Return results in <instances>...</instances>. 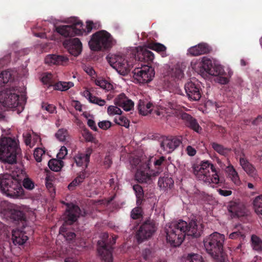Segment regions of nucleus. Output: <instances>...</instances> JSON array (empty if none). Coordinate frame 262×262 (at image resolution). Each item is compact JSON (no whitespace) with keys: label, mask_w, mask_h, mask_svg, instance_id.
Segmentation results:
<instances>
[{"label":"nucleus","mask_w":262,"mask_h":262,"mask_svg":"<svg viewBox=\"0 0 262 262\" xmlns=\"http://www.w3.org/2000/svg\"><path fill=\"white\" fill-rule=\"evenodd\" d=\"M203 226L196 220H191L189 223L180 220L173 222L165 228L166 239L174 246H179L183 242L186 235L198 237L203 231Z\"/></svg>","instance_id":"f257e3e1"},{"label":"nucleus","mask_w":262,"mask_h":262,"mask_svg":"<svg viewBox=\"0 0 262 262\" xmlns=\"http://www.w3.org/2000/svg\"><path fill=\"white\" fill-rule=\"evenodd\" d=\"M147 45L144 47L137 48V52L135 58L139 61L146 63L147 65L142 66L141 68H135L133 71V77L135 80L140 83H146L152 80L155 75L154 69L148 66L154 59V53L149 50Z\"/></svg>","instance_id":"f03ea898"},{"label":"nucleus","mask_w":262,"mask_h":262,"mask_svg":"<svg viewBox=\"0 0 262 262\" xmlns=\"http://www.w3.org/2000/svg\"><path fill=\"white\" fill-rule=\"evenodd\" d=\"M21 149L18 141L10 137L0 138V161L4 164L9 165L17 163V157L21 155Z\"/></svg>","instance_id":"7ed1b4c3"},{"label":"nucleus","mask_w":262,"mask_h":262,"mask_svg":"<svg viewBox=\"0 0 262 262\" xmlns=\"http://www.w3.org/2000/svg\"><path fill=\"white\" fill-rule=\"evenodd\" d=\"M224 241V235L217 232L210 234L204 239V245L207 252L219 262L225 260Z\"/></svg>","instance_id":"20e7f679"},{"label":"nucleus","mask_w":262,"mask_h":262,"mask_svg":"<svg viewBox=\"0 0 262 262\" xmlns=\"http://www.w3.org/2000/svg\"><path fill=\"white\" fill-rule=\"evenodd\" d=\"M192 171L199 180L206 184H217L220 183L217 170L214 165L208 161L202 162L201 165H194Z\"/></svg>","instance_id":"39448f33"},{"label":"nucleus","mask_w":262,"mask_h":262,"mask_svg":"<svg viewBox=\"0 0 262 262\" xmlns=\"http://www.w3.org/2000/svg\"><path fill=\"white\" fill-rule=\"evenodd\" d=\"M0 190L7 196L18 198L24 195V190L18 180L9 174H0Z\"/></svg>","instance_id":"423d86ee"},{"label":"nucleus","mask_w":262,"mask_h":262,"mask_svg":"<svg viewBox=\"0 0 262 262\" xmlns=\"http://www.w3.org/2000/svg\"><path fill=\"white\" fill-rule=\"evenodd\" d=\"M86 24V29H84L82 22L79 20H75L72 25L58 26L56 28V31L62 36L68 37L80 35L84 33L88 34L91 32L93 29H97V23H94L92 20H87Z\"/></svg>","instance_id":"0eeeda50"},{"label":"nucleus","mask_w":262,"mask_h":262,"mask_svg":"<svg viewBox=\"0 0 262 262\" xmlns=\"http://www.w3.org/2000/svg\"><path fill=\"white\" fill-rule=\"evenodd\" d=\"M117 236L112 235L109 238L107 233H103L101 239L97 243V251L102 262H113V246L116 243Z\"/></svg>","instance_id":"6e6552de"},{"label":"nucleus","mask_w":262,"mask_h":262,"mask_svg":"<svg viewBox=\"0 0 262 262\" xmlns=\"http://www.w3.org/2000/svg\"><path fill=\"white\" fill-rule=\"evenodd\" d=\"M89 45L93 51L107 50L112 48L113 39L107 31L101 30L93 34Z\"/></svg>","instance_id":"1a4fd4ad"},{"label":"nucleus","mask_w":262,"mask_h":262,"mask_svg":"<svg viewBox=\"0 0 262 262\" xmlns=\"http://www.w3.org/2000/svg\"><path fill=\"white\" fill-rule=\"evenodd\" d=\"M17 93V87H12L2 91L0 93V102L3 106L7 108L19 107L23 110V102H20Z\"/></svg>","instance_id":"9d476101"},{"label":"nucleus","mask_w":262,"mask_h":262,"mask_svg":"<svg viewBox=\"0 0 262 262\" xmlns=\"http://www.w3.org/2000/svg\"><path fill=\"white\" fill-rule=\"evenodd\" d=\"M110 64L120 75L125 76L130 72L133 63L129 62L122 56L112 55L107 57Z\"/></svg>","instance_id":"9b49d317"},{"label":"nucleus","mask_w":262,"mask_h":262,"mask_svg":"<svg viewBox=\"0 0 262 262\" xmlns=\"http://www.w3.org/2000/svg\"><path fill=\"white\" fill-rule=\"evenodd\" d=\"M159 174V171L154 172L150 169L149 161L142 164L137 169L135 174V179L141 184H151L153 180Z\"/></svg>","instance_id":"f8f14e48"},{"label":"nucleus","mask_w":262,"mask_h":262,"mask_svg":"<svg viewBox=\"0 0 262 262\" xmlns=\"http://www.w3.org/2000/svg\"><path fill=\"white\" fill-rule=\"evenodd\" d=\"M156 230L155 224L153 221L148 220L144 222L136 232V238L139 243L150 238Z\"/></svg>","instance_id":"ddd939ff"},{"label":"nucleus","mask_w":262,"mask_h":262,"mask_svg":"<svg viewBox=\"0 0 262 262\" xmlns=\"http://www.w3.org/2000/svg\"><path fill=\"white\" fill-rule=\"evenodd\" d=\"M185 90L188 99L192 101H199L203 94L202 85L199 82L189 81L185 84Z\"/></svg>","instance_id":"4468645a"},{"label":"nucleus","mask_w":262,"mask_h":262,"mask_svg":"<svg viewBox=\"0 0 262 262\" xmlns=\"http://www.w3.org/2000/svg\"><path fill=\"white\" fill-rule=\"evenodd\" d=\"M86 214V212L82 211L77 205L73 204H68L65 213L64 223L72 225L77 220L80 215L85 216Z\"/></svg>","instance_id":"2eb2a0df"},{"label":"nucleus","mask_w":262,"mask_h":262,"mask_svg":"<svg viewBox=\"0 0 262 262\" xmlns=\"http://www.w3.org/2000/svg\"><path fill=\"white\" fill-rule=\"evenodd\" d=\"M72 37L68 36L69 38L63 41V45L71 55L77 56L82 51V43L79 38Z\"/></svg>","instance_id":"dca6fc26"},{"label":"nucleus","mask_w":262,"mask_h":262,"mask_svg":"<svg viewBox=\"0 0 262 262\" xmlns=\"http://www.w3.org/2000/svg\"><path fill=\"white\" fill-rule=\"evenodd\" d=\"M182 143V137H171L164 139L160 143L162 149L167 153H171Z\"/></svg>","instance_id":"f3484780"},{"label":"nucleus","mask_w":262,"mask_h":262,"mask_svg":"<svg viewBox=\"0 0 262 262\" xmlns=\"http://www.w3.org/2000/svg\"><path fill=\"white\" fill-rule=\"evenodd\" d=\"M244 157L245 155L243 154V156L239 158V162L240 165L249 176L252 177L255 180L257 179L258 176L257 169L255 167Z\"/></svg>","instance_id":"a211bd4d"},{"label":"nucleus","mask_w":262,"mask_h":262,"mask_svg":"<svg viewBox=\"0 0 262 262\" xmlns=\"http://www.w3.org/2000/svg\"><path fill=\"white\" fill-rule=\"evenodd\" d=\"M208 74L217 77L215 80L222 84H226L229 82V79L226 77V73L221 65H212Z\"/></svg>","instance_id":"6ab92c4d"},{"label":"nucleus","mask_w":262,"mask_h":262,"mask_svg":"<svg viewBox=\"0 0 262 262\" xmlns=\"http://www.w3.org/2000/svg\"><path fill=\"white\" fill-rule=\"evenodd\" d=\"M228 210L233 217H240L246 215L245 206L241 203L235 201L229 202Z\"/></svg>","instance_id":"aec40b11"},{"label":"nucleus","mask_w":262,"mask_h":262,"mask_svg":"<svg viewBox=\"0 0 262 262\" xmlns=\"http://www.w3.org/2000/svg\"><path fill=\"white\" fill-rule=\"evenodd\" d=\"M212 50L210 46L207 43L201 42L198 45L190 47L188 50V53L191 56H197L202 54H208Z\"/></svg>","instance_id":"412c9836"},{"label":"nucleus","mask_w":262,"mask_h":262,"mask_svg":"<svg viewBox=\"0 0 262 262\" xmlns=\"http://www.w3.org/2000/svg\"><path fill=\"white\" fill-rule=\"evenodd\" d=\"M180 118L183 120L186 126L194 131L199 133L202 130V128L199 125L197 120L190 115L186 113H182L180 114Z\"/></svg>","instance_id":"4be33fe9"},{"label":"nucleus","mask_w":262,"mask_h":262,"mask_svg":"<svg viewBox=\"0 0 262 262\" xmlns=\"http://www.w3.org/2000/svg\"><path fill=\"white\" fill-rule=\"evenodd\" d=\"M115 104L123 108L126 111H129L134 108V103L128 99L124 93L119 94L114 100Z\"/></svg>","instance_id":"5701e85b"},{"label":"nucleus","mask_w":262,"mask_h":262,"mask_svg":"<svg viewBox=\"0 0 262 262\" xmlns=\"http://www.w3.org/2000/svg\"><path fill=\"white\" fill-rule=\"evenodd\" d=\"M45 63L49 65L65 66L69 62V58L65 56L56 54L47 55L45 59Z\"/></svg>","instance_id":"b1692460"},{"label":"nucleus","mask_w":262,"mask_h":262,"mask_svg":"<svg viewBox=\"0 0 262 262\" xmlns=\"http://www.w3.org/2000/svg\"><path fill=\"white\" fill-rule=\"evenodd\" d=\"M8 215L14 222L25 221L26 216L23 211L16 209H10L7 212Z\"/></svg>","instance_id":"393cba45"},{"label":"nucleus","mask_w":262,"mask_h":262,"mask_svg":"<svg viewBox=\"0 0 262 262\" xmlns=\"http://www.w3.org/2000/svg\"><path fill=\"white\" fill-rule=\"evenodd\" d=\"M152 104L144 100H140L137 107L139 113L142 115H147L152 110Z\"/></svg>","instance_id":"a878e982"},{"label":"nucleus","mask_w":262,"mask_h":262,"mask_svg":"<svg viewBox=\"0 0 262 262\" xmlns=\"http://www.w3.org/2000/svg\"><path fill=\"white\" fill-rule=\"evenodd\" d=\"M245 236V230L241 225H238L235 227L234 231L229 234V237L232 239H239L241 241H243Z\"/></svg>","instance_id":"bb28decb"},{"label":"nucleus","mask_w":262,"mask_h":262,"mask_svg":"<svg viewBox=\"0 0 262 262\" xmlns=\"http://www.w3.org/2000/svg\"><path fill=\"white\" fill-rule=\"evenodd\" d=\"M28 239V236L21 232H14L12 234V240L13 244L15 245H22Z\"/></svg>","instance_id":"cd10ccee"},{"label":"nucleus","mask_w":262,"mask_h":262,"mask_svg":"<svg viewBox=\"0 0 262 262\" xmlns=\"http://www.w3.org/2000/svg\"><path fill=\"white\" fill-rule=\"evenodd\" d=\"M212 148L217 152L218 154L225 157L227 156L228 154L231 151V149L228 147H225L222 144H219L216 142H212L211 143Z\"/></svg>","instance_id":"c85d7f7f"},{"label":"nucleus","mask_w":262,"mask_h":262,"mask_svg":"<svg viewBox=\"0 0 262 262\" xmlns=\"http://www.w3.org/2000/svg\"><path fill=\"white\" fill-rule=\"evenodd\" d=\"M173 180L168 177H160L158 181V186L160 188H170L173 185Z\"/></svg>","instance_id":"c756f323"},{"label":"nucleus","mask_w":262,"mask_h":262,"mask_svg":"<svg viewBox=\"0 0 262 262\" xmlns=\"http://www.w3.org/2000/svg\"><path fill=\"white\" fill-rule=\"evenodd\" d=\"M84 95L86 97L88 98L89 101L92 103L97 104L102 106L105 104V101L100 98L93 96L89 91L84 92Z\"/></svg>","instance_id":"7c9ffc66"},{"label":"nucleus","mask_w":262,"mask_h":262,"mask_svg":"<svg viewBox=\"0 0 262 262\" xmlns=\"http://www.w3.org/2000/svg\"><path fill=\"white\" fill-rule=\"evenodd\" d=\"M228 172V176L231 179L232 181L236 185H239L241 181L238 174L237 172L232 165H230L227 167Z\"/></svg>","instance_id":"2f4dec72"},{"label":"nucleus","mask_w":262,"mask_h":262,"mask_svg":"<svg viewBox=\"0 0 262 262\" xmlns=\"http://www.w3.org/2000/svg\"><path fill=\"white\" fill-rule=\"evenodd\" d=\"M181 262H204L202 256L199 254L190 253L183 256Z\"/></svg>","instance_id":"473e14b6"},{"label":"nucleus","mask_w":262,"mask_h":262,"mask_svg":"<svg viewBox=\"0 0 262 262\" xmlns=\"http://www.w3.org/2000/svg\"><path fill=\"white\" fill-rule=\"evenodd\" d=\"M213 64L212 61L208 58H204L201 62L199 63V67L200 68V72H206L209 74Z\"/></svg>","instance_id":"72a5a7b5"},{"label":"nucleus","mask_w":262,"mask_h":262,"mask_svg":"<svg viewBox=\"0 0 262 262\" xmlns=\"http://www.w3.org/2000/svg\"><path fill=\"white\" fill-rule=\"evenodd\" d=\"M48 166L51 170L57 172L63 167V162L61 160L52 159L49 161Z\"/></svg>","instance_id":"f704fd0d"},{"label":"nucleus","mask_w":262,"mask_h":262,"mask_svg":"<svg viewBox=\"0 0 262 262\" xmlns=\"http://www.w3.org/2000/svg\"><path fill=\"white\" fill-rule=\"evenodd\" d=\"M74 159L77 166H84L85 168L88 167L89 162L84 157L83 153H78L75 155Z\"/></svg>","instance_id":"c9c22d12"},{"label":"nucleus","mask_w":262,"mask_h":262,"mask_svg":"<svg viewBox=\"0 0 262 262\" xmlns=\"http://www.w3.org/2000/svg\"><path fill=\"white\" fill-rule=\"evenodd\" d=\"M59 233L62 234L66 238V241L70 243H72L76 237V234L74 232L66 231L63 226L60 228Z\"/></svg>","instance_id":"e433bc0d"},{"label":"nucleus","mask_w":262,"mask_h":262,"mask_svg":"<svg viewBox=\"0 0 262 262\" xmlns=\"http://www.w3.org/2000/svg\"><path fill=\"white\" fill-rule=\"evenodd\" d=\"M251 244L253 249L257 251H262V241L255 235H252L251 236Z\"/></svg>","instance_id":"4c0bfd02"},{"label":"nucleus","mask_w":262,"mask_h":262,"mask_svg":"<svg viewBox=\"0 0 262 262\" xmlns=\"http://www.w3.org/2000/svg\"><path fill=\"white\" fill-rule=\"evenodd\" d=\"M147 48L159 53H163L166 50V47L163 44L158 42H149L147 44Z\"/></svg>","instance_id":"58836bf2"},{"label":"nucleus","mask_w":262,"mask_h":262,"mask_svg":"<svg viewBox=\"0 0 262 262\" xmlns=\"http://www.w3.org/2000/svg\"><path fill=\"white\" fill-rule=\"evenodd\" d=\"M12 79V74L9 71H3L0 74V85L7 83Z\"/></svg>","instance_id":"ea45409f"},{"label":"nucleus","mask_w":262,"mask_h":262,"mask_svg":"<svg viewBox=\"0 0 262 262\" xmlns=\"http://www.w3.org/2000/svg\"><path fill=\"white\" fill-rule=\"evenodd\" d=\"M253 204L255 212L262 215V195L256 196Z\"/></svg>","instance_id":"a19ab883"},{"label":"nucleus","mask_w":262,"mask_h":262,"mask_svg":"<svg viewBox=\"0 0 262 262\" xmlns=\"http://www.w3.org/2000/svg\"><path fill=\"white\" fill-rule=\"evenodd\" d=\"M74 86L72 82H58L55 85V88L57 90L64 91Z\"/></svg>","instance_id":"79ce46f5"},{"label":"nucleus","mask_w":262,"mask_h":262,"mask_svg":"<svg viewBox=\"0 0 262 262\" xmlns=\"http://www.w3.org/2000/svg\"><path fill=\"white\" fill-rule=\"evenodd\" d=\"M143 210L141 207L138 206L134 208L130 212V217L133 220L141 219L143 217Z\"/></svg>","instance_id":"37998d69"},{"label":"nucleus","mask_w":262,"mask_h":262,"mask_svg":"<svg viewBox=\"0 0 262 262\" xmlns=\"http://www.w3.org/2000/svg\"><path fill=\"white\" fill-rule=\"evenodd\" d=\"M95 84L100 86L101 88L107 91L111 90L113 89V86L110 83L108 82L106 80L103 79H96L95 80Z\"/></svg>","instance_id":"c03bdc74"},{"label":"nucleus","mask_w":262,"mask_h":262,"mask_svg":"<svg viewBox=\"0 0 262 262\" xmlns=\"http://www.w3.org/2000/svg\"><path fill=\"white\" fill-rule=\"evenodd\" d=\"M170 74L172 77L176 79H180L184 77L183 70L179 67H176L171 69Z\"/></svg>","instance_id":"a18cd8bd"},{"label":"nucleus","mask_w":262,"mask_h":262,"mask_svg":"<svg viewBox=\"0 0 262 262\" xmlns=\"http://www.w3.org/2000/svg\"><path fill=\"white\" fill-rule=\"evenodd\" d=\"M22 184L23 187L28 190H32L35 187V183L29 177H26L24 179Z\"/></svg>","instance_id":"49530a36"},{"label":"nucleus","mask_w":262,"mask_h":262,"mask_svg":"<svg viewBox=\"0 0 262 262\" xmlns=\"http://www.w3.org/2000/svg\"><path fill=\"white\" fill-rule=\"evenodd\" d=\"M114 122L117 124L121 126L128 128L129 125V120L124 116H119L118 118H115L114 119Z\"/></svg>","instance_id":"de8ad7c7"},{"label":"nucleus","mask_w":262,"mask_h":262,"mask_svg":"<svg viewBox=\"0 0 262 262\" xmlns=\"http://www.w3.org/2000/svg\"><path fill=\"white\" fill-rule=\"evenodd\" d=\"M68 135V131L64 128L59 129L55 134V137L60 141L63 142L66 141V137Z\"/></svg>","instance_id":"09e8293b"},{"label":"nucleus","mask_w":262,"mask_h":262,"mask_svg":"<svg viewBox=\"0 0 262 262\" xmlns=\"http://www.w3.org/2000/svg\"><path fill=\"white\" fill-rule=\"evenodd\" d=\"M107 113L110 115H120L122 111L117 106L111 105L107 108Z\"/></svg>","instance_id":"8fccbe9b"},{"label":"nucleus","mask_w":262,"mask_h":262,"mask_svg":"<svg viewBox=\"0 0 262 262\" xmlns=\"http://www.w3.org/2000/svg\"><path fill=\"white\" fill-rule=\"evenodd\" d=\"M166 159L164 157L162 156L160 157L158 159L154 161V165L155 168L157 169L156 171H159V173L162 171V168L161 166L162 164L165 161Z\"/></svg>","instance_id":"3c124183"},{"label":"nucleus","mask_w":262,"mask_h":262,"mask_svg":"<svg viewBox=\"0 0 262 262\" xmlns=\"http://www.w3.org/2000/svg\"><path fill=\"white\" fill-rule=\"evenodd\" d=\"M45 154V151L41 148H37L34 151V157L36 161L39 162L41 161V157Z\"/></svg>","instance_id":"603ef678"},{"label":"nucleus","mask_w":262,"mask_h":262,"mask_svg":"<svg viewBox=\"0 0 262 262\" xmlns=\"http://www.w3.org/2000/svg\"><path fill=\"white\" fill-rule=\"evenodd\" d=\"M133 189L135 192L136 196L144 197V192L142 187L139 184L133 186Z\"/></svg>","instance_id":"864d4df0"},{"label":"nucleus","mask_w":262,"mask_h":262,"mask_svg":"<svg viewBox=\"0 0 262 262\" xmlns=\"http://www.w3.org/2000/svg\"><path fill=\"white\" fill-rule=\"evenodd\" d=\"M52 75L51 73H45L41 78V81L44 84H51L52 83Z\"/></svg>","instance_id":"5fc2aeb1"},{"label":"nucleus","mask_w":262,"mask_h":262,"mask_svg":"<svg viewBox=\"0 0 262 262\" xmlns=\"http://www.w3.org/2000/svg\"><path fill=\"white\" fill-rule=\"evenodd\" d=\"M112 126V123L107 120H104L98 123V126L101 129L106 130Z\"/></svg>","instance_id":"6e6d98bb"},{"label":"nucleus","mask_w":262,"mask_h":262,"mask_svg":"<svg viewBox=\"0 0 262 262\" xmlns=\"http://www.w3.org/2000/svg\"><path fill=\"white\" fill-rule=\"evenodd\" d=\"M83 136L86 141L88 142H94L95 138L93 137L92 134L88 130H84L83 133Z\"/></svg>","instance_id":"4d7b16f0"},{"label":"nucleus","mask_w":262,"mask_h":262,"mask_svg":"<svg viewBox=\"0 0 262 262\" xmlns=\"http://www.w3.org/2000/svg\"><path fill=\"white\" fill-rule=\"evenodd\" d=\"M46 181V187L50 191H54V188L53 187V184L52 182V178H51L49 176H47L45 179Z\"/></svg>","instance_id":"13d9d810"},{"label":"nucleus","mask_w":262,"mask_h":262,"mask_svg":"<svg viewBox=\"0 0 262 262\" xmlns=\"http://www.w3.org/2000/svg\"><path fill=\"white\" fill-rule=\"evenodd\" d=\"M89 174L86 173V171L84 170L78 173L76 179L78 180L80 183H82L86 177L89 176Z\"/></svg>","instance_id":"bf43d9fd"},{"label":"nucleus","mask_w":262,"mask_h":262,"mask_svg":"<svg viewBox=\"0 0 262 262\" xmlns=\"http://www.w3.org/2000/svg\"><path fill=\"white\" fill-rule=\"evenodd\" d=\"M68 154V150L65 146H62L57 154V157L59 159H63Z\"/></svg>","instance_id":"052dcab7"},{"label":"nucleus","mask_w":262,"mask_h":262,"mask_svg":"<svg viewBox=\"0 0 262 262\" xmlns=\"http://www.w3.org/2000/svg\"><path fill=\"white\" fill-rule=\"evenodd\" d=\"M42 108L46 110L50 113H53L56 110V107L52 104H48L46 103H43Z\"/></svg>","instance_id":"680f3d73"},{"label":"nucleus","mask_w":262,"mask_h":262,"mask_svg":"<svg viewBox=\"0 0 262 262\" xmlns=\"http://www.w3.org/2000/svg\"><path fill=\"white\" fill-rule=\"evenodd\" d=\"M80 184L78 182V180L75 178L68 185V188L70 190H73L76 186Z\"/></svg>","instance_id":"e2e57ef3"},{"label":"nucleus","mask_w":262,"mask_h":262,"mask_svg":"<svg viewBox=\"0 0 262 262\" xmlns=\"http://www.w3.org/2000/svg\"><path fill=\"white\" fill-rule=\"evenodd\" d=\"M103 164L107 168H109L111 166L112 164V161L110 155H106L103 161Z\"/></svg>","instance_id":"0e129e2a"},{"label":"nucleus","mask_w":262,"mask_h":262,"mask_svg":"<svg viewBox=\"0 0 262 262\" xmlns=\"http://www.w3.org/2000/svg\"><path fill=\"white\" fill-rule=\"evenodd\" d=\"M217 191L220 195L224 196H227L232 194V191L229 190L219 189L217 190Z\"/></svg>","instance_id":"69168bd1"},{"label":"nucleus","mask_w":262,"mask_h":262,"mask_svg":"<svg viewBox=\"0 0 262 262\" xmlns=\"http://www.w3.org/2000/svg\"><path fill=\"white\" fill-rule=\"evenodd\" d=\"M88 126L93 130L97 131L98 128L96 125L95 122L92 119H89L88 120Z\"/></svg>","instance_id":"338daca9"},{"label":"nucleus","mask_w":262,"mask_h":262,"mask_svg":"<svg viewBox=\"0 0 262 262\" xmlns=\"http://www.w3.org/2000/svg\"><path fill=\"white\" fill-rule=\"evenodd\" d=\"M92 152H93V149L89 147L86 149L85 153V154L83 153V155L86 158V159L88 161V162H90V158L91 154H92Z\"/></svg>","instance_id":"774afa93"}]
</instances>
